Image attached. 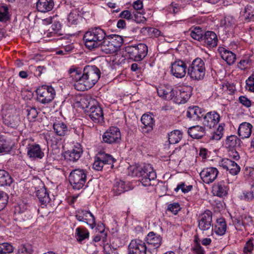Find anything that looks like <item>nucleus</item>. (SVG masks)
Masks as SVG:
<instances>
[{
	"label": "nucleus",
	"instance_id": "obj_1",
	"mask_svg": "<svg viewBox=\"0 0 254 254\" xmlns=\"http://www.w3.org/2000/svg\"><path fill=\"white\" fill-rule=\"evenodd\" d=\"M69 74L74 82V86L78 91H85L92 87L101 76L100 69L95 65H86L82 72L78 68H70Z\"/></svg>",
	"mask_w": 254,
	"mask_h": 254
},
{
	"label": "nucleus",
	"instance_id": "obj_2",
	"mask_svg": "<svg viewBox=\"0 0 254 254\" xmlns=\"http://www.w3.org/2000/svg\"><path fill=\"white\" fill-rule=\"evenodd\" d=\"M129 175L137 177L142 186L148 187L151 185V181L156 178V174L150 164L144 166H130L128 168Z\"/></svg>",
	"mask_w": 254,
	"mask_h": 254
},
{
	"label": "nucleus",
	"instance_id": "obj_3",
	"mask_svg": "<svg viewBox=\"0 0 254 254\" xmlns=\"http://www.w3.org/2000/svg\"><path fill=\"white\" fill-rule=\"evenodd\" d=\"M105 31L97 27L89 29L84 35L85 45L90 50L99 47L101 41L106 38Z\"/></svg>",
	"mask_w": 254,
	"mask_h": 254
},
{
	"label": "nucleus",
	"instance_id": "obj_4",
	"mask_svg": "<svg viewBox=\"0 0 254 254\" xmlns=\"http://www.w3.org/2000/svg\"><path fill=\"white\" fill-rule=\"evenodd\" d=\"M204 62L199 58L193 60L188 68V74L192 80L199 81L203 79L205 74Z\"/></svg>",
	"mask_w": 254,
	"mask_h": 254
},
{
	"label": "nucleus",
	"instance_id": "obj_5",
	"mask_svg": "<svg viewBox=\"0 0 254 254\" xmlns=\"http://www.w3.org/2000/svg\"><path fill=\"white\" fill-rule=\"evenodd\" d=\"M69 182L74 190H79L83 188L87 181V171L81 169L73 170L68 177Z\"/></svg>",
	"mask_w": 254,
	"mask_h": 254
},
{
	"label": "nucleus",
	"instance_id": "obj_6",
	"mask_svg": "<svg viewBox=\"0 0 254 254\" xmlns=\"http://www.w3.org/2000/svg\"><path fill=\"white\" fill-rule=\"evenodd\" d=\"M126 51L130 59L134 61H140L147 55L148 47L145 44L140 43L137 46H127Z\"/></svg>",
	"mask_w": 254,
	"mask_h": 254
},
{
	"label": "nucleus",
	"instance_id": "obj_7",
	"mask_svg": "<svg viewBox=\"0 0 254 254\" xmlns=\"http://www.w3.org/2000/svg\"><path fill=\"white\" fill-rule=\"evenodd\" d=\"M38 101L42 104L51 102L56 95L54 88L51 85H42L36 89Z\"/></svg>",
	"mask_w": 254,
	"mask_h": 254
},
{
	"label": "nucleus",
	"instance_id": "obj_8",
	"mask_svg": "<svg viewBox=\"0 0 254 254\" xmlns=\"http://www.w3.org/2000/svg\"><path fill=\"white\" fill-rule=\"evenodd\" d=\"M212 213L206 210L200 214L198 217V227L202 233H206L210 231L211 235L213 234V227L212 224Z\"/></svg>",
	"mask_w": 254,
	"mask_h": 254
},
{
	"label": "nucleus",
	"instance_id": "obj_9",
	"mask_svg": "<svg viewBox=\"0 0 254 254\" xmlns=\"http://www.w3.org/2000/svg\"><path fill=\"white\" fill-rule=\"evenodd\" d=\"M103 141L108 144H118L121 141V134L117 127H110L102 135Z\"/></svg>",
	"mask_w": 254,
	"mask_h": 254
},
{
	"label": "nucleus",
	"instance_id": "obj_10",
	"mask_svg": "<svg viewBox=\"0 0 254 254\" xmlns=\"http://www.w3.org/2000/svg\"><path fill=\"white\" fill-rule=\"evenodd\" d=\"M86 112L94 123H99L103 121L104 116L102 109L98 105H89L86 107Z\"/></svg>",
	"mask_w": 254,
	"mask_h": 254
},
{
	"label": "nucleus",
	"instance_id": "obj_11",
	"mask_svg": "<svg viewBox=\"0 0 254 254\" xmlns=\"http://www.w3.org/2000/svg\"><path fill=\"white\" fill-rule=\"evenodd\" d=\"M75 216L78 221L87 224L92 229L96 226L95 217L89 211L78 209L76 211Z\"/></svg>",
	"mask_w": 254,
	"mask_h": 254
},
{
	"label": "nucleus",
	"instance_id": "obj_12",
	"mask_svg": "<svg viewBox=\"0 0 254 254\" xmlns=\"http://www.w3.org/2000/svg\"><path fill=\"white\" fill-rule=\"evenodd\" d=\"M188 71L187 64L182 60H178L171 64V72L177 78H183Z\"/></svg>",
	"mask_w": 254,
	"mask_h": 254
},
{
	"label": "nucleus",
	"instance_id": "obj_13",
	"mask_svg": "<svg viewBox=\"0 0 254 254\" xmlns=\"http://www.w3.org/2000/svg\"><path fill=\"white\" fill-rule=\"evenodd\" d=\"M146 239L148 245V251L150 253H155V250L161 245L162 238L153 232H150L147 235Z\"/></svg>",
	"mask_w": 254,
	"mask_h": 254
},
{
	"label": "nucleus",
	"instance_id": "obj_14",
	"mask_svg": "<svg viewBox=\"0 0 254 254\" xmlns=\"http://www.w3.org/2000/svg\"><path fill=\"white\" fill-rule=\"evenodd\" d=\"M218 171L215 167L206 168L203 169L199 175L203 181L206 184L212 183L217 178Z\"/></svg>",
	"mask_w": 254,
	"mask_h": 254
},
{
	"label": "nucleus",
	"instance_id": "obj_15",
	"mask_svg": "<svg viewBox=\"0 0 254 254\" xmlns=\"http://www.w3.org/2000/svg\"><path fill=\"white\" fill-rule=\"evenodd\" d=\"M220 117L216 111H213L207 113L203 117V124L204 126L211 128L214 127L219 122Z\"/></svg>",
	"mask_w": 254,
	"mask_h": 254
},
{
	"label": "nucleus",
	"instance_id": "obj_16",
	"mask_svg": "<svg viewBox=\"0 0 254 254\" xmlns=\"http://www.w3.org/2000/svg\"><path fill=\"white\" fill-rule=\"evenodd\" d=\"M82 153L83 149L81 144L76 143L71 150L65 152L64 157L71 162H75L78 160Z\"/></svg>",
	"mask_w": 254,
	"mask_h": 254
},
{
	"label": "nucleus",
	"instance_id": "obj_17",
	"mask_svg": "<svg viewBox=\"0 0 254 254\" xmlns=\"http://www.w3.org/2000/svg\"><path fill=\"white\" fill-rule=\"evenodd\" d=\"M219 166L228 170L233 175H237L240 171V167L231 159L224 158L219 162Z\"/></svg>",
	"mask_w": 254,
	"mask_h": 254
},
{
	"label": "nucleus",
	"instance_id": "obj_18",
	"mask_svg": "<svg viewBox=\"0 0 254 254\" xmlns=\"http://www.w3.org/2000/svg\"><path fill=\"white\" fill-rule=\"evenodd\" d=\"M147 249L144 242L140 240H133L128 246V254H145Z\"/></svg>",
	"mask_w": 254,
	"mask_h": 254
},
{
	"label": "nucleus",
	"instance_id": "obj_19",
	"mask_svg": "<svg viewBox=\"0 0 254 254\" xmlns=\"http://www.w3.org/2000/svg\"><path fill=\"white\" fill-rule=\"evenodd\" d=\"M187 87L175 89L173 101L177 104L185 103L190 98V92L186 89Z\"/></svg>",
	"mask_w": 254,
	"mask_h": 254
},
{
	"label": "nucleus",
	"instance_id": "obj_20",
	"mask_svg": "<svg viewBox=\"0 0 254 254\" xmlns=\"http://www.w3.org/2000/svg\"><path fill=\"white\" fill-rule=\"evenodd\" d=\"M27 150V156L31 159H42L44 156V152L38 144H28Z\"/></svg>",
	"mask_w": 254,
	"mask_h": 254
},
{
	"label": "nucleus",
	"instance_id": "obj_21",
	"mask_svg": "<svg viewBox=\"0 0 254 254\" xmlns=\"http://www.w3.org/2000/svg\"><path fill=\"white\" fill-rule=\"evenodd\" d=\"M142 126H141L142 132L148 133L152 131L154 126V121L151 115L144 114L141 118Z\"/></svg>",
	"mask_w": 254,
	"mask_h": 254
},
{
	"label": "nucleus",
	"instance_id": "obj_22",
	"mask_svg": "<svg viewBox=\"0 0 254 254\" xmlns=\"http://www.w3.org/2000/svg\"><path fill=\"white\" fill-rule=\"evenodd\" d=\"M202 42H203L204 45L207 47H215L217 45V36L214 32L207 31L205 32Z\"/></svg>",
	"mask_w": 254,
	"mask_h": 254
},
{
	"label": "nucleus",
	"instance_id": "obj_23",
	"mask_svg": "<svg viewBox=\"0 0 254 254\" xmlns=\"http://www.w3.org/2000/svg\"><path fill=\"white\" fill-rule=\"evenodd\" d=\"M54 6L53 0H38L36 8L39 12L45 13L52 10Z\"/></svg>",
	"mask_w": 254,
	"mask_h": 254
},
{
	"label": "nucleus",
	"instance_id": "obj_24",
	"mask_svg": "<svg viewBox=\"0 0 254 254\" xmlns=\"http://www.w3.org/2000/svg\"><path fill=\"white\" fill-rule=\"evenodd\" d=\"M253 126L249 123L244 122L241 124L238 128V134L242 139L249 138L252 134Z\"/></svg>",
	"mask_w": 254,
	"mask_h": 254
},
{
	"label": "nucleus",
	"instance_id": "obj_25",
	"mask_svg": "<svg viewBox=\"0 0 254 254\" xmlns=\"http://www.w3.org/2000/svg\"><path fill=\"white\" fill-rule=\"evenodd\" d=\"M218 51L222 59L226 61L229 65L232 64L235 62L236 58L235 54L233 52L223 47H219Z\"/></svg>",
	"mask_w": 254,
	"mask_h": 254
},
{
	"label": "nucleus",
	"instance_id": "obj_26",
	"mask_svg": "<svg viewBox=\"0 0 254 254\" xmlns=\"http://www.w3.org/2000/svg\"><path fill=\"white\" fill-rule=\"evenodd\" d=\"M228 190V188L223 181L214 185L212 188L213 194L219 197L226 196L227 194Z\"/></svg>",
	"mask_w": 254,
	"mask_h": 254
},
{
	"label": "nucleus",
	"instance_id": "obj_27",
	"mask_svg": "<svg viewBox=\"0 0 254 254\" xmlns=\"http://www.w3.org/2000/svg\"><path fill=\"white\" fill-rule=\"evenodd\" d=\"M205 133V128L202 126H195L188 129V133L192 138L200 139L204 136Z\"/></svg>",
	"mask_w": 254,
	"mask_h": 254
},
{
	"label": "nucleus",
	"instance_id": "obj_28",
	"mask_svg": "<svg viewBox=\"0 0 254 254\" xmlns=\"http://www.w3.org/2000/svg\"><path fill=\"white\" fill-rule=\"evenodd\" d=\"M226 224L225 219L223 218L217 220L213 228V232L218 236H222L225 234L226 231Z\"/></svg>",
	"mask_w": 254,
	"mask_h": 254
},
{
	"label": "nucleus",
	"instance_id": "obj_29",
	"mask_svg": "<svg viewBox=\"0 0 254 254\" xmlns=\"http://www.w3.org/2000/svg\"><path fill=\"white\" fill-rule=\"evenodd\" d=\"M239 197L241 200L246 202L254 201V184L249 190L242 191Z\"/></svg>",
	"mask_w": 254,
	"mask_h": 254
},
{
	"label": "nucleus",
	"instance_id": "obj_30",
	"mask_svg": "<svg viewBox=\"0 0 254 254\" xmlns=\"http://www.w3.org/2000/svg\"><path fill=\"white\" fill-rule=\"evenodd\" d=\"M187 117L192 120H196L203 116L201 109L197 106L190 107L187 111Z\"/></svg>",
	"mask_w": 254,
	"mask_h": 254
},
{
	"label": "nucleus",
	"instance_id": "obj_31",
	"mask_svg": "<svg viewBox=\"0 0 254 254\" xmlns=\"http://www.w3.org/2000/svg\"><path fill=\"white\" fill-rule=\"evenodd\" d=\"M108 39L110 40L115 52L119 49L124 41L122 36L115 34L108 35Z\"/></svg>",
	"mask_w": 254,
	"mask_h": 254
},
{
	"label": "nucleus",
	"instance_id": "obj_32",
	"mask_svg": "<svg viewBox=\"0 0 254 254\" xmlns=\"http://www.w3.org/2000/svg\"><path fill=\"white\" fill-rule=\"evenodd\" d=\"M100 44L101 50L106 54H113L115 53L113 47L110 43V40L108 39V36L106 35V38L102 41Z\"/></svg>",
	"mask_w": 254,
	"mask_h": 254
},
{
	"label": "nucleus",
	"instance_id": "obj_33",
	"mask_svg": "<svg viewBox=\"0 0 254 254\" xmlns=\"http://www.w3.org/2000/svg\"><path fill=\"white\" fill-rule=\"evenodd\" d=\"M10 142L4 135H0V153H7L11 151Z\"/></svg>",
	"mask_w": 254,
	"mask_h": 254
},
{
	"label": "nucleus",
	"instance_id": "obj_34",
	"mask_svg": "<svg viewBox=\"0 0 254 254\" xmlns=\"http://www.w3.org/2000/svg\"><path fill=\"white\" fill-rule=\"evenodd\" d=\"M53 128L56 133L59 136H64L68 132L67 127L63 122L55 123Z\"/></svg>",
	"mask_w": 254,
	"mask_h": 254
},
{
	"label": "nucleus",
	"instance_id": "obj_35",
	"mask_svg": "<svg viewBox=\"0 0 254 254\" xmlns=\"http://www.w3.org/2000/svg\"><path fill=\"white\" fill-rule=\"evenodd\" d=\"M36 195L42 204H45L49 202V195L44 187L36 191Z\"/></svg>",
	"mask_w": 254,
	"mask_h": 254
},
{
	"label": "nucleus",
	"instance_id": "obj_36",
	"mask_svg": "<svg viewBox=\"0 0 254 254\" xmlns=\"http://www.w3.org/2000/svg\"><path fill=\"white\" fill-rule=\"evenodd\" d=\"M19 122V118L17 115L5 116L3 119L4 124L12 128L16 127L18 126Z\"/></svg>",
	"mask_w": 254,
	"mask_h": 254
},
{
	"label": "nucleus",
	"instance_id": "obj_37",
	"mask_svg": "<svg viewBox=\"0 0 254 254\" xmlns=\"http://www.w3.org/2000/svg\"><path fill=\"white\" fill-rule=\"evenodd\" d=\"M128 190L127 185L121 180L117 181L113 186V191L116 195H119Z\"/></svg>",
	"mask_w": 254,
	"mask_h": 254
},
{
	"label": "nucleus",
	"instance_id": "obj_38",
	"mask_svg": "<svg viewBox=\"0 0 254 254\" xmlns=\"http://www.w3.org/2000/svg\"><path fill=\"white\" fill-rule=\"evenodd\" d=\"M12 180L9 173L4 170L0 169V186H10Z\"/></svg>",
	"mask_w": 254,
	"mask_h": 254
},
{
	"label": "nucleus",
	"instance_id": "obj_39",
	"mask_svg": "<svg viewBox=\"0 0 254 254\" xmlns=\"http://www.w3.org/2000/svg\"><path fill=\"white\" fill-rule=\"evenodd\" d=\"M182 132L179 130H175L168 134V140L170 144L178 143L182 138Z\"/></svg>",
	"mask_w": 254,
	"mask_h": 254
},
{
	"label": "nucleus",
	"instance_id": "obj_40",
	"mask_svg": "<svg viewBox=\"0 0 254 254\" xmlns=\"http://www.w3.org/2000/svg\"><path fill=\"white\" fill-rule=\"evenodd\" d=\"M98 157L103 162L104 165H110L111 168H113L114 163L116 161V160L113 156L109 154H106L104 152H100L98 154Z\"/></svg>",
	"mask_w": 254,
	"mask_h": 254
},
{
	"label": "nucleus",
	"instance_id": "obj_41",
	"mask_svg": "<svg viewBox=\"0 0 254 254\" xmlns=\"http://www.w3.org/2000/svg\"><path fill=\"white\" fill-rule=\"evenodd\" d=\"M241 140L234 135H230L226 139L225 145L228 148H234L239 146Z\"/></svg>",
	"mask_w": 254,
	"mask_h": 254
},
{
	"label": "nucleus",
	"instance_id": "obj_42",
	"mask_svg": "<svg viewBox=\"0 0 254 254\" xmlns=\"http://www.w3.org/2000/svg\"><path fill=\"white\" fill-rule=\"evenodd\" d=\"M61 27L62 25L60 22L55 21L52 23L51 26V29L49 30L50 32L47 33V36L48 37H51L61 35V34L59 33L61 30Z\"/></svg>",
	"mask_w": 254,
	"mask_h": 254
},
{
	"label": "nucleus",
	"instance_id": "obj_43",
	"mask_svg": "<svg viewBox=\"0 0 254 254\" xmlns=\"http://www.w3.org/2000/svg\"><path fill=\"white\" fill-rule=\"evenodd\" d=\"M28 207V206L27 203L22 202L15 206L14 208V213L15 214H17L21 215L22 218L25 220V218L22 216V214L25 213L26 214H29Z\"/></svg>",
	"mask_w": 254,
	"mask_h": 254
},
{
	"label": "nucleus",
	"instance_id": "obj_44",
	"mask_svg": "<svg viewBox=\"0 0 254 254\" xmlns=\"http://www.w3.org/2000/svg\"><path fill=\"white\" fill-rule=\"evenodd\" d=\"M225 126V124L224 123L220 124L216 130V131L213 132L211 134L210 136V138L211 140H220L223 135V131H224V127Z\"/></svg>",
	"mask_w": 254,
	"mask_h": 254
},
{
	"label": "nucleus",
	"instance_id": "obj_45",
	"mask_svg": "<svg viewBox=\"0 0 254 254\" xmlns=\"http://www.w3.org/2000/svg\"><path fill=\"white\" fill-rule=\"evenodd\" d=\"M75 231L77 236V240L78 242H81L83 240L89 237V232L85 228L78 227L76 229Z\"/></svg>",
	"mask_w": 254,
	"mask_h": 254
},
{
	"label": "nucleus",
	"instance_id": "obj_46",
	"mask_svg": "<svg viewBox=\"0 0 254 254\" xmlns=\"http://www.w3.org/2000/svg\"><path fill=\"white\" fill-rule=\"evenodd\" d=\"M190 36L195 40L202 41L204 34L201 28L195 27L190 31Z\"/></svg>",
	"mask_w": 254,
	"mask_h": 254
},
{
	"label": "nucleus",
	"instance_id": "obj_47",
	"mask_svg": "<svg viewBox=\"0 0 254 254\" xmlns=\"http://www.w3.org/2000/svg\"><path fill=\"white\" fill-rule=\"evenodd\" d=\"M26 111L27 119L30 122L34 121L38 114L36 108L34 107L27 106L26 109Z\"/></svg>",
	"mask_w": 254,
	"mask_h": 254
},
{
	"label": "nucleus",
	"instance_id": "obj_48",
	"mask_svg": "<svg viewBox=\"0 0 254 254\" xmlns=\"http://www.w3.org/2000/svg\"><path fill=\"white\" fill-rule=\"evenodd\" d=\"M9 18L8 7L6 6L0 5V22H6Z\"/></svg>",
	"mask_w": 254,
	"mask_h": 254
},
{
	"label": "nucleus",
	"instance_id": "obj_49",
	"mask_svg": "<svg viewBox=\"0 0 254 254\" xmlns=\"http://www.w3.org/2000/svg\"><path fill=\"white\" fill-rule=\"evenodd\" d=\"M13 247L8 243L0 244V254H6L13 252Z\"/></svg>",
	"mask_w": 254,
	"mask_h": 254
},
{
	"label": "nucleus",
	"instance_id": "obj_50",
	"mask_svg": "<svg viewBox=\"0 0 254 254\" xmlns=\"http://www.w3.org/2000/svg\"><path fill=\"white\" fill-rule=\"evenodd\" d=\"M192 188V186L191 185H186L185 183L181 182L177 185L174 190L177 192L181 190L183 193H186L190 191Z\"/></svg>",
	"mask_w": 254,
	"mask_h": 254
},
{
	"label": "nucleus",
	"instance_id": "obj_51",
	"mask_svg": "<svg viewBox=\"0 0 254 254\" xmlns=\"http://www.w3.org/2000/svg\"><path fill=\"white\" fill-rule=\"evenodd\" d=\"M221 24L225 28L233 27L235 24V20L233 17L228 16L224 18L223 21L221 22Z\"/></svg>",
	"mask_w": 254,
	"mask_h": 254
},
{
	"label": "nucleus",
	"instance_id": "obj_52",
	"mask_svg": "<svg viewBox=\"0 0 254 254\" xmlns=\"http://www.w3.org/2000/svg\"><path fill=\"white\" fill-rule=\"evenodd\" d=\"M8 200L7 194L3 191H0V211L2 210L6 205Z\"/></svg>",
	"mask_w": 254,
	"mask_h": 254
},
{
	"label": "nucleus",
	"instance_id": "obj_53",
	"mask_svg": "<svg viewBox=\"0 0 254 254\" xmlns=\"http://www.w3.org/2000/svg\"><path fill=\"white\" fill-rule=\"evenodd\" d=\"M252 7H247L245 9L243 16L246 21L249 22L250 21H254V11H252Z\"/></svg>",
	"mask_w": 254,
	"mask_h": 254
},
{
	"label": "nucleus",
	"instance_id": "obj_54",
	"mask_svg": "<svg viewBox=\"0 0 254 254\" xmlns=\"http://www.w3.org/2000/svg\"><path fill=\"white\" fill-rule=\"evenodd\" d=\"M235 223H236L237 226L241 225H245L249 222H252V218L251 217H244V218H235Z\"/></svg>",
	"mask_w": 254,
	"mask_h": 254
},
{
	"label": "nucleus",
	"instance_id": "obj_55",
	"mask_svg": "<svg viewBox=\"0 0 254 254\" xmlns=\"http://www.w3.org/2000/svg\"><path fill=\"white\" fill-rule=\"evenodd\" d=\"M104 164L100 158L98 156L95 157L94 162L93 164V168L98 171H101L104 166Z\"/></svg>",
	"mask_w": 254,
	"mask_h": 254
},
{
	"label": "nucleus",
	"instance_id": "obj_56",
	"mask_svg": "<svg viewBox=\"0 0 254 254\" xmlns=\"http://www.w3.org/2000/svg\"><path fill=\"white\" fill-rule=\"evenodd\" d=\"M78 20V15L76 12L71 11L68 15L67 20L69 24H76Z\"/></svg>",
	"mask_w": 254,
	"mask_h": 254
},
{
	"label": "nucleus",
	"instance_id": "obj_57",
	"mask_svg": "<svg viewBox=\"0 0 254 254\" xmlns=\"http://www.w3.org/2000/svg\"><path fill=\"white\" fill-rule=\"evenodd\" d=\"M181 207L179 203L175 202L168 205L167 209L176 214L180 210Z\"/></svg>",
	"mask_w": 254,
	"mask_h": 254
},
{
	"label": "nucleus",
	"instance_id": "obj_58",
	"mask_svg": "<svg viewBox=\"0 0 254 254\" xmlns=\"http://www.w3.org/2000/svg\"><path fill=\"white\" fill-rule=\"evenodd\" d=\"M239 101L241 104L247 108L250 107L252 104L251 100L245 96H241L239 97Z\"/></svg>",
	"mask_w": 254,
	"mask_h": 254
},
{
	"label": "nucleus",
	"instance_id": "obj_59",
	"mask_svg": "<svg viewBox=\"0 0 254 254\" xmlns=\"http://www.w3.org/2000/svg\"><path fill=\"white\" fill-rule=\"evenodd\" d=\"M18 253L19 254H23L26 253L28 254H31V253H32L31 247L30 245H21L18 249Z\"/></svg>",
	"mask_w": 254,
	"mask_h": 254
},
{
	"label": "nucleus",
	"instance_id": "obj_60",
	"mask_svg": "<svg viewBox=\"0 0 254 254\" xmlns=\"http://www.w3.org/2000/svg\"><path fill=\"white\" fill-rule=\"evenodd\" d=\"M168 89H169V91L168 93H166V95H165V97H163L162 98L167 100H173L175 89H173L171 86H168Z\"/></svg>",
	"mask_w": 254,
	"mask_h": 254
},
{
	"label": "nucleus",
	"instance_id": "obj_61",
	"mask_svg": "<svg viewBox=\"0 0 254 254\" xmlns=\"http://www.w3.org/2000/svg\"><path fill=\"white\" fill-rule=\"evenodd\" d=\"M254 249V245L252 240L250 239L246 244L244 248V252L245 253H251Z\"/></svg>",
	"mask_w": 254,
	"mask_h": 254
},
{
	"label": "nucleus",
	"instance_id": "obj_62",
	"mask_svg": "<svg viewBox=\"0 0 254 254\" xmlns=\"http://www.w3.org/2000/svg\"><path fill=\"white\" fill-rule=\"evenodd\" d=\"M246 88L249 91L254 92V80L251 77L246 80Z\"/></svg>",
	"mask_w": 254,
	"mask_h": 254
},
{
	"label": "nucleus",
	"instance_id": "obj_63",
	"mask_svg": "<svg viewBox=\"0 0 254 254\" xmlns=\"http://www.w3.org/2000/svg\"><path fill=\"white\" fill-rule=\"evenodd\" d=\"M228 156L231 159H232L236 161L240 159V156L238 152L234 149H230L229 150Z\"/></svg>",
	"mask_w": 254,
	"mask_h": 254
},
{
	"label": "nucleus",
	"instance_id": "obj_64",
	"mask_svg": "<svg viewBox=\"0 0 254 254\" xmlns=\"http://www.w3.org/2000/svg\"><path fill=\"white\" fill-rule=\"evenodd\" d=\"M169 91V89H168V86H161L157 89L158 95L162 98L165 97L166 93H168Z\"/></svg>",
	"mask_w": 254,
	"mask_h": 254
}]
</instances>
